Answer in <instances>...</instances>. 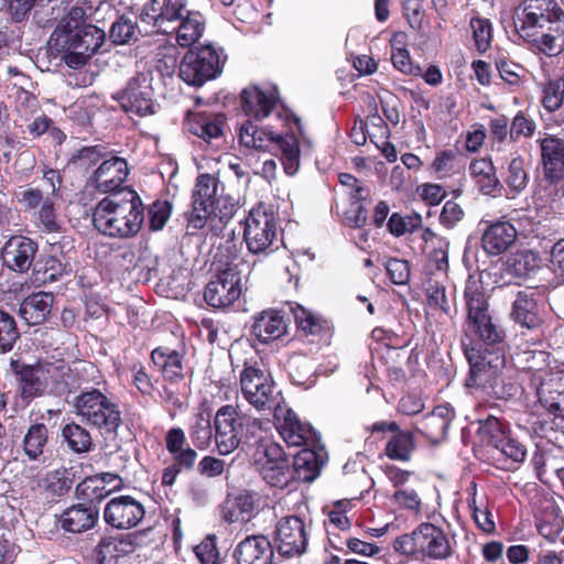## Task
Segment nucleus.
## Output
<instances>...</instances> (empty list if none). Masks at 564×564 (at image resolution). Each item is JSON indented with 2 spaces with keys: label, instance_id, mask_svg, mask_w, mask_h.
Listing matches in <instances>:
<instances>
[{
  "label": "nucleus",
  "instance_id": "obj_1",
  "mask_svg": "<svg viewBox=\"0 0 564 564\" xmlns=\"http://www.w3.org/2000/svg\"><path fill=\"white\" fill-rule=\"evenodd\" d=\"M240 106L249 118L239 129L240 144L256 151L272 153L278 156L284 172L290 176L294 175L300 167V148L296 138L289 133L283 135L274 131L272 126L259 127L251 121V119L260 121L273 116L281 126L294 123L303 135L301 120L281 102L278 87L250 85L240 93Z\"/></svg>",
  "mask_w": 564,
  "mask_h": 564
},
{
  "label": "nucleus",
  "instance_id": "obj_2",
  "mask_svg": "<svg viewBox=\"0 0 564 564\" xmlns=\"http://www.w3.org/2000/svg\"><path fill=\"white\" fill-rule=\"evenodd\" d=\"M87 19L85 8L72 7L51 36L53 47L63 53L62 59L74 69L84 66L106 43L105 31Z\"/></svg>",
  "mask_w": 564,
  "mask_h": 564
},
{
  "label": "nucleus",
  "instance_id": "obj_3",
  "mask_svg": "<svg viewBox=\"0 0 564 564\" xmlns=\"http://www.w3.org/2000/svg\"><path fill=\"white\" fill-rule=\"evenodd\" d=\"M10 369L17 392L25 403L45 395L64 397L74 388L72 370L63 360L25 364L12 358Z\"/></svg>",
  "mask_w": 564,
  "mask_h": 564
},
{
  "label": "nucleus",
  "instance_id": "obj_4",
  "mask_svg": "<svg viewBox=\"0 0 564 564\" xmlns=\"http://www.w3.org/2000/svg\"><path fill=\"white\" fill-rule=\"evenodd\" d=\"M144 204L132 188H124L102 198L93 212V224L111 238H132L144 223Z\"/></svg>",
  "mask_w": 564,
  "mask_h": 564
},
{
  "label": "nucleus",
  "instance_id": "obj_5",
  "mask_svg": "<svg viewBox=\"0 0 564 564\" xmlns=\"http://www.w3.org/2000/svg\"><path fill=\"white\" fill-rule=\"evenodd\" d=\"M224 186L210 174H200L192 192V208L186 213L187 230L193 234L203 229L208 221L219 220L227 225L239 209L238 202L223 194Z\"/></svg>",
  "mask_w": 564,
  "mask_h": 564
},
{
  "label": "nucleus",
  "instance_id": "obj_6",
  "mask_svg": "<svg viewBox=\"0 0 564 564\" xmlns=\"http://www.w3.org/2000/svg\"><path fill=\"white\" fill-rule=\"evenodd\" d=\"M464 352L469 364V372L465 380L467 388L497 399H505L513 393V387L503 382L502 372L506 365L503 355L468 346H465Z\"/></svg>",
  "mask_w": 564,
  "mask_h": 564
},
{
  "label": "nucleus",
  "instance_id": "obj_7",
  "mask_svg": "<svg viewBox=\"0 0 564 564\" xmlns=\"http://www.w3.org/2000/svg\"><path fill=\"white\" fill-rule=\"evenodd\" d=\"M262 425L261 420L240 414L232 405L221 406L214 420L218 453L228 455L241 444L258 443L263 431Z\"/></svg>",
  "mask_w": 564,
  "mask_h": 564
},
{
  "label": "nucleus",
  "instance_id": "obj_8",
  "mask_svg": "<svg viewBox=\"0 0 564 564\" xmlns=\"http://www.w3.org/2000/svg\"><path fill=\"white\" fill-rule=\"evenodd\" d=\"M72 404L80 421L102 435H117L122 425L119 403L97 388L80 391Z\"/></svg>",
  "mask_w": 564,
  "mask_h": 564
},
{
  "label": "nucleus",
  "instance_id": "obj_9",
  "mask_svg": "<svg viewBox=\"0 0 564 564\" xmlns=\"http://www.w3.org/2000/svg\"><path fill=\"white\" fill-rule=\"evenodd\" d=\"M454 544L453 539H449L442 528L423 522L411 533L398 536L393 541V549L406 556L444 561L453 555Z\"/></svg>",
  "mask_w": 564,
  "mask_h": 564
},
{
  "label": "nucleus",
  "instance_id": "obj_10",
  "mask_svg": "<svg viewBox=\"0 0 564 564\" xmlns=\"http://www.w3.org/2000/svg\"><path fill=\"white\" fill-rule=\"evenodd\" d=\"M467 307L466 332L479 340L494 345L503 339L505 333L489 313V304L481 285L477 281H467L465 291Z\"/></svg>",
  "mask_w": 564,
  "mask_h": 564
},
{
  "label": "nucleus",
  "instance_id": "obj_11",
  "mask_svg": "<svg viewBox=\"0 0 564 564\" xmlns=\"http://www.w3.org/2000/svg\"><path fill=\"white\" fill-rule=\"evenodd\" d=\"M226 55L221 48L202 45L191 48L178 65V76L189 86L200 87L223 70Z\"/></svg>",
  "mask_w": 564,
  "mask_h": 564
},
{
  "label": "nucleus",
  "instance_id": "obj_12",
  "mask_svg": "<svg viewBox=\"0 0 564 564\" xmlns=\"http://www.w3.org/2000/svg\"><path fill=\"white\" fill-rule=\"evenodd\" d=\"M240 388L243 398L259 411L275 412L284 404L281 391L271 376L254 365L245 364L240 373Z\"/></svg>",
  "mask_w": 564,
  "mask_h": 564
},
{
  "label": "nucleus",
  "instance_id": "obj_13",
  "mask_svg": "<svg viewBox=\"0 0 564 564\" xmlns=\"http://www.w3.org/2000/svg\"><path fill=\"white\" fill-rule=\"evenodd\" d=\"M563 17L556 0H523L516 9L514 28L522 39H528Z\"/></svg>",
  "mask_w": 564,
  "mask_h": 564
},
{
  "label": "nucleus",
  "instance_id": "obj_14",
  "mask_svg": "<svg viewBox=\"0 0 564 564\" xmlns=\"http://www.w3.org/2000/svg\"><path fill=\"white\" fill-rule=\"evenodd\" d=\"M152 80L153 76L150 70L139 72L127 82L126 86L113 98L126 112L139 117L154 115L158 104L154 100Z\"/></svg>",
  "mask_w": 564,
  "mask_h": 564
},
{
  "label": "nucleus",
  "instance_id": "obj_15",
  "mask_svg": "<svg viewBox=\"0 0 564 564\" xmlns=\"http://www.w3.org/2000/svg\"><path fill=\"white\" fill-rule=\"evenodd\" d=\"M249 269L242 260L228 263L216 278L208 282L204 291L205 302L214 308H225L237 301L241 294L242 268Z\"/></svg>",
  "mask_w": 564,
  "mask_h": 564
},
{
  "label": "nucleus",
  "instance_id": "obj_16",
  "mask_svg": "<svg viewBox=\"0 0 564 564\" xmlns=\"http://www.w3.org/2000/svg\"><path fill=\"white\" fill-rule=\"evenodd\" d=\"M276 239V219L272 212L252 208L243 220V240L251 253H268Z\"/></svg>",
  "mask_w": 564,
  "mask_h": 564
},
{
  "label": "nucleus",
  "instance_id": "obj_17",
  "mask_svg": "<svg viewBox=\"0 0 564 564\" xmlns=\"http://www.w3.org/2000/svg\"><path fill=\"white\" fill-rule=\"evenodd\" d=\"M129 175L128 163L119 156H111L101 161L86 180L85 189L91 194L120 193L128 186H123Z\"/></svg>",
  "mask_w": 564,
  "mask_h": 564
},
{
  "label": "nucleus",
  "instance_id": "obj_18",
  "mask_svg": "<svg viewBox=\"0 0 564 564\" xmlns=\"http://www.w3.org/2000/svg\"><path fill=\"white\" fill-rule=\"evenodd\" d=\"M262 448L254 463L259 475L269 486L285 488L292 479V473L284 448L273 441L262 444Z\"/></svg>",
  "mask_w": 564,
  "mask_h": 564
},
{
  "label": "nucleus",
  "instance_id": "obj_19",
  "mask_svg": "<svg viewBox=\"0 0 564 564\" xmlns=\"http://www.w3.org/2000/svg\"><path fill=\"white\" fill-rule=\"evenodd\" d=\"M273 419L279 434L288 446L300 447L317 443V435L313 426L307 422H302L285 403L275 409Z\"/></svg>",
  "mask_w": 564,
  "mask_h": 564
},
{
  "label": "nucleus",
  "instance_id": "obj_20",
  "mask_svg": "<svg viewBox=\"0 0 564 564\" xmlns=\"http://www.w3.org/2000/svg\"><path fill=\"white\" fill-rule=\"evenodd\" d=\"M274 544L278 553L284 557L303 554L307 546L304 521L296 516L280 519L274 530Z\"/></svg>",
  "mask_w": 564,
  "mask_h": 564
},
{
  "label": "nucleus",
  "instance_id": "obj_21",
  "mask_svg": "<svg viewBox=\"0 0 564 564\" xmlns=\"http://www.w3.org/2000/svg\"><path fill=\"white\" fill-rule=\"evenodd\" d=\"M144 516L143 503L129 495L111 498L104 509L105 522L117 530H129L137 527Z\"/></svg>",
  "mask_w": 564,
  "mask_h": 564
},
{
  "label": "nucleus",
  "instance_id": "obj_22",
  "mask_svg": "<svg viewBox=\"0 0 564 564\" xmlns=\"http://www.w3.org/2000/svg\"><path fill=\"white\" fill-rule=\"evenodd\" d=\"M481 442L492 447L498 455L511 459L513 463L523 462L527 449L519 441L506 435L502 424L496 417H489L480 424L478 430Z\"/></svg>",
  "mask_w": 564,
  "mask_h": 564
},
{
  "label": "nucleus",
  "instance_id": "obj_23",
  "mask_svg": "<svg viewBox=\"0 0 564 564\" xmlns=\"http://www.w3.org/2000/svg\"><path fill=\"white\" fill-rule=\"evenodd\" d=\"M37 249V243L31 238L13 236L1 248L0 258L8 269L25 273L31 268Z\"/></svg>",
  "mask_w": 564,
  "mask_h": 564
},
{
  "label": "nucleus",
  "instance_id": "obj_24",
  "mask_svg": "<svg viewBox=\"0 0 564 564\" xmlns=\"http://www.w3.org/2000/svg\"><path fill=\"white\" fill-rule=\"evenodd\" d=\"M137 538L133 534L102 536L95 549L98 564H127L135 551Z\"/></svg>",
  "mask_w": 564,
  "mask_h": 564
},
{
  "label": "nucleus",
  "instance_id": "obj_25",
  "mask_svg": "<svg viewBox=\"0 0 564 564\" xmlns=\"http://www.w3.org/2000/svg\"><path fill=\"white\" fill-rule=\"evenodd\" d=\"M227 118L221 112L212 111H188L184 121L185 129L210 143L224 134Z\"/></svg>",
  "mask_w": 564,
  "mask_h": 564
},
{
  "label": "nucleus",
  "instance_id": "obj_26",
  "mask_svg": "<svg viewBox=\"0 0 564 564\" xmlns=\"http://www.w3.org/2000/svg\"><path fill=\"white\" fill-rule=\"evenodd\" d=\"M544 180L556 185L564 178V140L546 135L539 140Z\"/></svg>",
  "mask_w": 564,
  "mask_h": 564
},
{
  "label": "nucleus",
  "instance_id": "obj_27",
  "mask_svg": "<svg viewBox=\"0 0 564 564\" xmlns=\"http://www.w3.org/2000/svg\"><path fill=\"white\" fill-rule=\"evenodd\" d=\"M150 10L142 17L143 21L152 22L153 26L163 34H171L170 25L180 20L187 10V0H151Z\"/></svg>",
  "mask_w": 564,
  "mask_h": 564
},
{
  "label": "nucleus",
  "instance_id": "obj_28",
  "mask_svg": "<svg viewBox=\"0 0 564 564\" xmlns=\"http://www.w3.org/2000/svg\"><path fill=\"white\" fill-rule=\"evenodd\" d=\"M236 564H271L273 546L264 535H249L235 547Z\"/></svg>",
  "mask_w": 564,
  "mask_h": 564
},
{
  "label": "nucleus",
  "instance_id": "obj_29",
  "mask_svg": "<svg viewBox=\"0 0 564 564\" xmlns=\"http://www.w3.org/2000/svg\"><path fill=\"white\" fill-rule=\"evenodd\" d=\"M99 519V511L93 505L78 503L67 508L57 519L58 527L68 533H84L93 529Z\"/></svg>",
  "mask_w": 564,
  "mask_h": 564
},
{
  "label": "nucleus",
  "instance_id": "obj_30",
  "mask_svg": "<svg viewBox=\"0 0 564 564\" xmlns=\"http://www.w3.org/2000/svg\"><path fill=\"white\" fill-rule=\"evenodd\" d=\"M286 333V324L281 312L265 310L253 316L251 336L261 344H269Z\"/></svg>",
  "mask_w": 564,
  "mask_h": 564
},
{
  "label": "nucleus",
  "instance_id": "obj_31",
  "mask_svg": "<svg viewBox=\"0 0 564 564\" xmlns=\"http://www.w3.org/2000/svg\"><path fill=\"white\" fill-rule=\"evenodd\" d=\"M517 234L516 227L509 221L491 224L482 234V248L490 256H499L514 243Z\"/></svg>",
  "mask_w": 564,
  "mask_h": 564
},
{
  "label": "nucleus",
  "instance_id": "obj_32",
  "mask_svg": "<svg viewBox=\"0 0 564 564\" xmlns=\"http://www.w3.org/2000/svg\"><path fill=\"white\" fill-rule=\"evenodd\" d=\"M453 416V411L447 406H436L430 414L416 422L415 430L431 443H440L445 440Z\"/></svg>",
  "mask_w": 564,
  "mask_h": 564
},
{
  "label": "nucleus",
  "instance_id": "obj_33",
  "mask_svg": "<svg viewBox=\"0 0 564 564\" xmlns=\"http://www.w3.org/2000/svg\"><path fill=\"white\" fill-rule=\"evenodd\" d=\"M54 296L47 292H35L20 304L19 315L28 325H40L50 316Z\"/></svg>",
  "mask_w": 564,
  "mask_h": 564
},
{
  "label": "nucleus",
  "instance_id": "obj_34",
  "mask_svg": "<svg viewBox=\"0 0 564 564\" xmlns=\"http://www.w3.org/2000/svg\"><path fill=\"white\" fill-rule=\"evenodd\" d=\"M205 19L200 12L189 10L177 22L170 25L171 34H175L177 44L189 47L203 35Z\"/></svg>",
  "mask_w": 564,
  "mask_h": 564
},
{
  "label": "nucleus",
  "instance_id": "obj_35",
  "mask_svg": "<svg viewBox=\"0 0 564 564\" xmlns=\"http://www.w3.org/2000/svg\"><path fill=\"white\" fill-rule=\"evenodd\" d=\"M541 53L556 56L564 51V17L541 29L532 37L524 39Z\"/></svg>",
  "mask_w": 564,
  "mask_h": 564
},
{
  "label": "nucleus",
  "instance_id": "obj_36",
  "mask_svg": "<svg viewBox=\"0 0 564 564\" xmlns=\"http://www.w3.org/2000/svg\"><path fill=\"white\" fill-rule=\"evenodd\" d=\"M469 172L484 195L495 196L501 191L502 185L497 177L496 167L490 159L480 158L473 160L469 165Z\"/></svg>",
  "mask_w": 564,
  "mask_h": 564
},
{
  "label": "nucleus",
  "instance_id": "obj_37",
  "mask_svg": "<svg viewBox=\"0 0 564 564\" xmlns=\"http://www.w3.org/2000/svg\"><path fill=\"white\" fill-rule=\"evenodd\" d=\"M151 360L165 380L176 382L183 378V357L169 347H158L151 352Z\"/></svg>",
  "mask_w": 564,
  "mask_h": 564
},
{
  "label": "nucleus",
  "instance_id": "obj_38",
  "mask_svg": "<svg viewBox=\"0 0 564 564\" xmlns=\"http://www.w3.org/2000/svg\"><path fill=\"white\" fill-rule=\"evenodd\" d=\"M293 477L301 482H313L317 478V443L303 446L293 457Z\"/></svg>",
  "mask_w": 564,
  "mask_h": 564
},
{
  "label": "nucleus",
  "instance_id": "obj_39",
  "mask_svg": "<svg viewBox=\"0 0 564 564\" xmlns=\"http://www.w3.org/2000/svg\"><path fill=\"white\" fill-rule=\"evenodd\" d=\"M48 443V429L44 423H32L22 440L23 454L31 462H40Z\"/></svg>",
  "mask_w": 564,
  "mask_h": 564
},
{
  "label": "nucleus",
  "instance_id": "obj_40",
  "mask_svg": "<svg viewBox=\"0 0 564 564\" xmlns=\"http://www.w3.org/2000/svg\"><path fill=\"white\" fill-rule=\"evenodd\" d=\"M511 317L516 323L529 329L540 325L541 318L533 294H528L527 292L518 293L512 305Z\"/></svg>",
  "mask_w": 564,
  "mask_h": 564
},
{
  "label": "nucleus",
  "instance_id": "obj_41",
  "mask_svg": "<svg viewBox=\"0 0 564 564\" xmlns=\"http://www.w3.org/2000/svg\"><path fill=\"white\" fill-rule=\"evenodd\" d=\"M293 384L310 389L315 386L317 376V364L314 358L307 356H295L290 361L289 371Z\"/></svg>",
  "mask_w": 564,
  "mask_h": 564
},
{
  "label": "nucleus",
  "instance_id": "obj_42",
  "mask_svg": "<svg viewBox=\"0 0 564 564\" xmlns=\"http://www.w3.org/2000/svg\"><path fill=\"white\" fill-rule=\"evenodd\" d=\"M366 460L364 454L357 453L343 466V474L347 477L348 484L361 492L368 491L375 484L366 470Z\"/></svg>",
  "mask_w": 564,
  "mask_h": 564
},
{
  "label": "nucleus",
  "instance_id": "obj_43",
  "mask_svg": "<svg viewBox=\"0 0 564 564\" xmlns=\"http://www.w3.org/2000/svg\"><path fill=\"white\" fill-rule=\"evenodd\" d=\"M72 486L73 478L67 469H55L48 471L39 480V487L43 490L46 498H51L52 500L68 494Z\"/></svg>",
  "mask_w": 564,
  "mask_h": 564
},
{
  "label": "nucleus",
  "instance_id": "obj_44",
  "mask_svg": "<svg viewBox=\"0 0 564 564\" xmlns=\"http://www.w3.org/2000/svg\"><path fill=\"white\" fill-rule=\"evenodd\" d=\"M61 436L68 449L75 454L88 453L91 449V435L86 427L78 423L65 424L61 430Z\"/></svg>",
  "mask_w": 564,
  "mask_h": 564
},
{
  "label": "nucleus",
  "instance_id": "obj_45",
  "mask_svg": "<svg viewBox=\"0 0 564 564\" xmlns=\"http://www.w3.org/2000/svg\"><path fill=\"white\" fill-rule=\"evenodd\" d=\"M138 22L126 14L119 15L109 29V40L115 45H126L138 40Z\"/></svg>",
  "mask_w": 564,
  "mask_h": 564
},
{
  "label": "nucleus",
  "instance_id": "obj_46",
  "mask_svg": "<svg viewBox=\"0 0 564 564\" xmlns=\"http://www.w3.org/2000/svg\"><path fill=\"white\" fill-rule=\"evenodd\" d=\"M106 155V147L102 144L83 147L70 155L68 165L78 170L87 171L101 160L104 161Z\"/></svg>",
  "mask_w": 564,
  "mask_h": 564
},
{
  "label": "nucleus",
  "instance_id": "obj_47",
  "mask_svg": "<svg viewBox=\"0 0 564 564\" xmlns=\"http://www.w3.org/2000/svg\"><path fill=\"white\" fill-rule=\"evenodd\" d=\"M188 433L195 447L199 449L208 447L213 438V426L209 413L199 412L196 414Z\"/></svg>",
  "mask_w": 564,
  "mask_h": 564
},
{
  "label": "nucleus",
  "instance_id": "obj_48",
  "mask_svg": "<svg viewBox=\"0 0 564 564\" xmlns=\"http://www.w3.org/2000/svg\"><path fill=\"white\" fill-rule=\"evenodd\" d=\"M414 449L413 436L410 432H399L386 445V454L391 459L406 462Z\"/></svg>",
  "mask_w": 564,
  "mask_h": 564
},
{
  "label": "nucleus",
  "instance_id": "obj_49",
  "mask_svg": "<svg viewBox=\"0 0 564 564\" xmlns=\"http://www.w3.org/2000/svg\"><path fill=\"white\" fill-rule=\"evenodd\" d=\"M76 497L89 502L100 501L106 498L111 489L105 488V478H98L96 475L82 480L75 489Z\"/></svg>",
  "mask_w": 564,
  "mask_h": 564
},
{
  "label": "nucleus",
  "instance_id": "obj_50",
  "mask_svg": "<svg viewBox=\"0 0 564 564\" xmlns=\"http://www.w3.org/2000/svg\"><path fill=\"white\" fill-rule=\"evenodd\" d=\"M20 333L14 317L0 308V351L8 352L13 349Z\"/></svg>",
  "mask_w": 564,
  "mask_h": 564
},
{
  "label": "nucleus",
  "instance_id": "obj_51",
  "mask_svg": "<svg viewBox=\"0 0 564 564\" xmlns=\"http://www.w3.org/2000/svg\"><path fill=\"white\" fill-rule=\"evenodd\" d=\"M529 176L524 169V160L521 156L513 158L509 164L506 176V184L514 194L521 193L528 184Z\"/></svg>",
  "mask_w": 564,
  "mask_h": 564
},
{
  "label": "nucleus",
  "instance_id": "obj_52",
  "mask_svg": "<svg viewBox=\"0 0 564 564\" xmlns=\"http://www.w3.org/2000/svg\"><path fill=\"white\" fill-rule=\"evenodd\" d=\"M421 227L422 217L416 213L406 216L393 213L388 220V229L395 237L413 232Z\"/></svg>",
  "mask_w": 564,
  "mask_h": 564
},
{
  "label": "nucleus",
  "instance_id": "obj_53",
  "mask_svg": "<svg viewBox=\"0 0 564 564\" xmlns=\"http://www.w3.org/2000/svg\"><path fill=\"white\" fill-rule=\"evenodd\" d=\"M73 271L72 265L68 261H64V259H59L56 256L47 257L43 267L37 269V274L42 273V281L45 282H55L59 280L63 275L69 274Z\"/></svg>",
  "mask_w": 564,
  "mask_h": 564
},
{
  "label": "nucleus",
  "instance_id": "obj_54",
  "mask_svg": "<svg viewBox=\"0 0 564 564\" xmlns=\"http://www.w3.org/2000/svg\"><path fill=\"white\" fill-rule=\"evenodd\" d=\"M564 101V78L549 80L543 88V107L549 112H554Z\"/></svg>",
  "mask_w": 564,
  "mask_h": 564
},
{
  "label": "nucleus",
  "instance_id": "obj_55",
  "mask_svg": "<svg viewBox=\"0 0 564 564\" xmlns=\"http://www.w3.org/2000/svg\"><path fill=\"white\" fill-rule=\"evenodd\" d=\"M172 204L169 200H155L148 207V226L151 231L164 228L171 217Z\"/></svg>",
  "mask_w": 564,
  "mask_h": 564
},
{
  "label": "nucleus",
  "instance_id": "obj_56",
  "mask_svg": "<svg viewBox=\"0 0 564 564\" xmlns=\"http://www.w3.org/2000/svg\"><path fill=\"white\" fill-rule=\"evenodd\" d=\"M289 307L290 312L293 314L299 332L304 336L313 335L315 333L314 328L317 325L315 315L297 303H291Z\"/></svg>",
  "mask_w": 564,
  "mask_h": 564
},
{
  "label": "nucleus",
  "instance_id": "obj_57",
  "mask_svg": "<svg viewBox=\"0 0 564 564\" xmlns=\"http://www.w3.org/2000/svg\"><path fill=\"white\" fill-rule=\"evenodd\" d=\"M470 28L475 40L476 48L480 53H485L491 43V24L489 20L482 18H474L470 20Z\"/></svg>",
  "mask_w": 564,
  "mask_h": 564
},
{
  "label": "nucleus",
  "instance_id": "obj_58",
  "mask_svg": "<svg viewBox=\"0 0 564 564\" xmlns=\"http://www.w3.org/2000/svg\"><path fill=\"white\" fill-rule=\"evenodd\" d=\"M386 270L392 283L404 285L410 279V264L405 260L391 258L386 263Z\"/></svg>",
  "mask_w": 564,
  "mask_h": 564
},
{
  "label": "nucleus",
  "instance_id": "obj_59",
  "mask_svg": "<svg viewBox=\"0 0 564 564\" xmlns=\"http://www.w3.org/2000/svg\"><path fill=\"white\" fill-rule=\"evenodd\" d=\"M366 199H350L349 207L344 212V220L350 227L361 228L368 219V212L364 206Z\"/></svg>",
  "mask_w": 564,
  "mask_h": 564
},
{
  "label": "nucleus",
  "instance_id": "obj_60",
  "mask_svg": "<svg viewBox=\"0 0 564 564\" xmlns=\"http://www.w3.org/2000/svg\"><path fill=\"white\" fill-rule=\"evenodd\" d=\"M350 502L348 499L337 500L329 508L325 506L323 511L327 513L329 522L340 530H345L349 527L348 518L346 517L347 508Z\"/></svg>",
  "mask_w": 564,
  "mask_h": 564
},
{
  "label": "nucleus",
  "instance_id": "obj_61",
  "mask_svg": "<svg viewBox=\"0 0 564 564\" xmlns=\"http://www.w3.org/2000/svg\"><path fill=\"white\" fill-rule=\"evenodd\" d=\"M391 62L393 66L405 75L419 76L421 75L420 66L412 63L410 53L406 48H394L391 53Z\"/></svg>",
  "mask_w": 564,
  "mask_h": 564
},
{
  "label": "nucleus",
  "instance_id": "obj_62",
  "mask_svg": "<svg viewBox=\"0 0 564 564\" xmlns=\"http://www.w3.org/2000/svg\"><path fill=\"white\" fill-rule=\"evenodd\" d=\"M534 130L535 122L522 111H519L511 122L509 134L512 140H518L520 137L530 138Z\"/></svg>",
  "mask_w": 564,
  "mask_h": 564
},
{
  "label": "nucleus",
  "instance_id": "obj_63",
  "mask_svg": "<svg viewBox=\"0 0 564 564\" xmlns=\"http://www.w3.org/2000/svg\"><path fill=\"white\" fill-rule=\"evenodd\" d=\"M496 67L500 74V77L509 85H519L521 82L523 67L506 58H499L496 61Z\"/></svg>",
  "mask_w": 564,
  "mask_h": 564
},
{
  "label": "nucleus",
  "instance_id": "obj_64",
  "mask_svg": "<svg viewBox=\"0 0 564 564\" xmlns=\"http://www.w3.org/2000/svg\"><path fill=\"white\" fill-rule=\"evenodd\" d=\"M194 551L202 564H221L214 538L206 539Z\"/></svg>",
  "mask_w": 564,
  "mask_h": 564
}]
</instances>
